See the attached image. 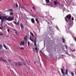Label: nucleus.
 I'll use <instances>...</instances> for the list:
<instances>
[{
  "label": "nucleus",
  "mask_w": 76,
  "mask_h": 76,
  "mask_svg": "<svg viewBox=\"0 0 76 76\" xmlns=\"http://www.w3.org/2000/svg\"><path fill=\"white\" fill-rule=\"evenodd\" d=\"M15 19V17L14 16H12L11 17H9L8 18L6 16H3L0 14V19L1 20V23L2 24L4 20H8V21H12L13 20H14Z\"/></svg>",
  "instance_id": "obj_1"
},
{
  "label": "nucleus",
  "mask_w": 76,
  "mask_h": 76,
  "mask_svg": "<svg viewBox=\"0 0 76 76\" xmlns=\"http://www.w3.org/2000/svg\"><path fill=\"white\" fill-rule=\"evenodd\" d=\"M65 19L67 22V25H69V26L67 27V28L68 29H70V28H71V27H72V25L71 24V22H70V21L67 20V18H66V17L65 18Z\"/></svg>",
  "instance_id": "obj_2"
},
{
  "label": "nucleus",
  "mask_w": 76,
  "mask_h": 76,
  "mask_svg": "<svg viewBox=\"0 0 76 76\" xmlns=\"http://www.w3.org/2000/svg\"><path fill=\"white\" fill-rule=\"evenodd\" d=\"M66 17L69 20H70L71 19V15L69 14L66 16Z\"/></svg>",
  "instance_id": "obj_3"
},
{
  "label": "nucleus",
  "mask_w": 76,
  "mask_h": 76,
  "mask_svg": "<svg viewBox=\"0 0 76 76\" xmlns=\"http://www.w3.org/2000/svg\"><path fill=\"white\" fill-rule=\"evenodd\" d=\"M14 64H15L16 66H17V67H19L20 66V62H15L14 63Z\"/></svg>",
  "instance_id": "obj_4"
},
{
  "label": "nucleus",
  "mask_w": 76,
  "mask_h": 76,
  "mask_svg": "<svg viewBox=\"0 0 76 76\" xmlns=\"http://www.w3.org/2000/svg\"><path fill=\"white\" fill-rule=\"evenodd\" d=\"M54 5L55 7H57V6H58V5L59 4V3L57 2L56 1H54Z\"/></svg>",
  "instance_id": "obj_5"
},
{
  "label": "nucleus",
  "mask_w": 76,
  "mask_h": 76,
  "mask_svg": "<svg viewBox=\"0 0 76 76\" xmlns=\"http://www.w3.org/2000/svg\"><path fill=\"white\" fill-rule=\"evenodd\" d=\"M2 60H3V61H5V62H6V63H7V61L6 60L3 58H2L1 57H0V61H1Z\"/></svg>",
  "instance_id": "obj_6"
},
{
  "label": "nucleus",
  "mask_w": 76,
  "mask_h": 76,
  "mask_svg": "<svg viewBox=\"0 0 76 76\" xmlns=\"http://www.w3.org/2000/svg\"><path fill=\"white\" fill-rule=\"evenodd\" d=\"M13 23L14 24H15L16 25L18 26L19 25V21H18L17 23L15 21H13Z\"/></svg>",
  "instance_id": "obj_7"
},
{
  "label": "nucleus",
  "mask_w": 76,
  "mask_h": 76,
  "mask_svg": "<svg viewBox=\"0 0 76 76\" xmlns=\"http://www.w3.org/2000/svg\"><path fill=\"white\" fill-rule=\"evenodd\" d=\"M31 22L32 23L35 24V20H34V18H32L31 19Z\"/></svg>",
  "instance_id": "obj_8"
},
{
  "label": "nucleus",
  "mask_w": 76,
  "mask_h": 76,
  "mask_svg": "<svg viewBox=\"0 0 76 76\" xmlns=\"http://www.w3.org/2000/svg\"><path fill=\"white\" fill-rule=\"evenodd\" d=\"M32 38V37H30V38L29 39L30 40H31L32 42H34H34H35V40H33V39H31V38Z\"/></svg>",
  "instance_id": "obj_9"
},
{
  "label": "nucleus",
  "mask_w": 76,
  "mask_h": 76,
  "mask_svg": "<svg viewBox=\"0 0 76 76\" xmlns=\"http://www.w3.org/2000/svg\"><path fill=\"white\" fill-rule=\"evenodd\" d=\"M61 72H62V73L63 74V76H65V72H64L63 71V69H61Z\"/></svg>",
  "instance_id": "obj_10"
},
{
  "label": "nucleus",
  "mask_w": 76,
  "mask_h": 76,
  "mask_svg": "<svg viewBox=\"0 0 76 76\" xmlns=\"http://www.w3.org/2000/svg\"><path fill=\"white\" fill-rule=\"evenodd\" d=\"M36 38L35 39V42H34V45L36 47V48H37V42H36Z\"/></svg>",
  "instance_id": "obj_11"
},
{
  "label": "nucleus",
  "mask_w": 76,
  "mask_h": 76,
  "mask_svg": "<svg viewBox=\"0 0 76 76\" xmlns=\"http://www.w3.org/2000/svg\"><path fill=\"white\" fill-rule=\"evenodd\" d=\"M30 34H31V35L33 37H34V34H33V33H32V32L30 31Z\"/></svg>",
  "instance_id": "obj_12"
},
{
  "label": "nucleus",
  "mask_w": 76,
  "mask_h": 76,
  "mask_svg": "<svg viewBox=\"0 0 76 76\" xmlns=\"http://www.w3.org/2000/svg\"><path fill=\"white\" fill-rule=\"evenodd\" d=\"M10 15L11 16H13L14 15V13L12 12H10Z\"/></svg>",
  "instance_id": "obj_13"
},
{
  "label": "nucleus",
  "mask_w": 76,
  "mask_h": 76,
  "mask_svg": "<svg viewBox=\"0 0 76 76\" xmlns=\"http://www.w3.org/2000/svg\"><path fill=\"white\" fill-rule=\"evenodd\" d=\"M46 1V3H50V0H45Z\"/></svg>",
  "instance_id": "obj_14"
},
{
  "label": "nucleus",
  "mask_w": 76,
  "mask_h": 76,
  "mask_svg": "<svg viewBox=\"0 0 76 76\" xmlns=\"http://www.w3.org/2000/svg\"><path fill=\"white\" fill-rule=\"evenodd\" d=\"M24 43L23 42H21V43L20 44V46H22V45H24Z\"/></svg>",
  "instance_id": "obj_15"
},
{
  "label": "nucleus",
  "mask_w": 76,
  "mask_h": 76,
  "mask_svg": "<svg viewBox=\"0 0 76 76\" xmlns=\"http://www.w3.org/2000/svg\"><path fill=\"white\" fill-rule=\"evenodd\" d=\"M49 56L51 57H53V53H51L50 54H49Z\"/></svg>",
  "instance_id": "obj_16"
},
{
  "label": "nucleus",
  "mask_w": 76,
  "mask_h": 76,
  "mask_svg": "<svg viewBox=\"0 0 76 76\" xmlns=\"http://www.w3.org/2000/svg\"><path fill=\"white\" fill-rule=\"evenodd\" d=\"M20 26L21 28V29H22L23 28V24H22V23H21Z\"/></svg>",
  "instance_id": "obj_17"
},
{
  "label": "nucleus",
  "mask_w": 76,
  "mask_h": 76,
  "mask_svg": "<svg viewBox=\"0 0 76 76\" xmlns=\"http://www.w3.org/2000/svg\"><path fill=\"white\" fill-rule=\"evenodd\" d=\"M3 46L4 48H5V49H6V50H7V47H6V46L5 45H3Z\"/></svg>",
  "instance_id": "obj_18"
},
{
  "label": "nucleus",
  "mask_w": 76,
  "mask_h": 76,
  "mask_svg": "<svg viewBox=\"0 0 76 76\" xmlns=\"http://www.w3.org/2000/svg\"><path fill=\"white\" fill-rule=\"evenodd\" d=\"M35 20L37 22V23H38V19L37 18H36Z\"/></svg>",
  "instance_id": "obj_19"
},
{
  "label": "nucleus",
  "mask_w": 76,
  "mask_h": 76,
  "mask_svg": "<svg viewBox=\"0 0 76 76\" xmlns=\"http://www.w3.org/2000/svg\"><path fill=\"white\" fill-rule=\"evenodd\" d=\"M3 48V46L1 44L0 45V49H1Z\"/></svg>",
  "instance_id": "obj_20"
},
{
  "label": "nucleus",
  "mask_w": 76,
  "mask_h": 76,
  "mask_svg": "<svg viewBox=\"0 0 76 76\" xmlns=\"http://www.w3.org/2000/svg\"><path fill=\"white\" fill-rule=\"evenodd\" d=\"M23 39H24L25 41H27V38H26V37H24L23 38Z\"/></svg>",
  "instance_id": "obj_21"
},
{
  "label": "nucleus",
  "mask_w": 76,
  "mask_h": 76,
  "mask_svg": "<svg viewBox=\"0 0 76 76\" xmlns=\"http://www.w3.org/2000/svg\"><path fill=\"white\" fill-rule=\"evenodd\" d=\"M62 40L63 43H64V42H65V39L63 38H62Z\"/></svg>",
  "instance_id": "obj_22"
},
{
  "label": "nucleus",
  "mask_w": 76,
  "mask_h": 76,
  "mask_svg": "<svg viewBox=\"0 0 76 76\" xmlns=\"http://www.w3.org/2000/svg\"><path fill=\"white\" fill-rule=\"evenodd\" d=\"M67 71H68V70L67 69H66V72H65V74L66 75H67V73H68V72Z\"/></svg>",
  "instance_id": "obj_23"
},
{
  "label": "nucleus",
  "mask_w": 76,
  "mask_h": 76,
  "mask_svg": "<svg viewBox=\"0 0 76 76\" xmlns=\"http://www.w3.org/2000/svg\"><path fill=\"white\" fill-rule=\"evenodd\" d=\"M20 48L21 50H23V49H24V48H23V47H22V48Z\"/></svg>",
  "instance_id": "obj_24"
},
{
  "label": "nucleus",
  "mask_w": 76,
  "mask_h": 76,
  "mask_svg": "<svg viewBox=\"0 0 76 76\" xmlns=\"http://www.w3.org/2000/svg\"><path fill=\"white\" fill-rule=\"evenodd\" d=\"M29 44H30V42L28 41V47L29 46Z\"/></svg>",
  "instance_id": "obj_25"
},
{
  "label": "nucleus",
  "mask_w": 76,
  "mask_h": 76,
  "mask_svg": "<svg viewBox=\"0 0 76 76\" xmlns=\"http://www.w3.org/2000/svg\"><path fill=\"white\" fill-rule=\"evenodd\" d=\"M10 12H13V10H12V9H10Z\"/></svg>",
  "instance_id": "obj_26"
},
{
  "label": "nucleus",
  "mask_w": 76,
  "mask_h": 76,
  "mask_svg": "<svg viewBox=\"0 0 76 76\" xmlns=\"http://www.w3.org/2000/svg\"><path fill=\"white\" fill-rule=\"evenodd\" d=\"M71 74H72V76H74V73H73V72H71Z\"/></svg>",
  "instance_id": "obj_27"
},
{
  "label": "nucleus",
  "mask_w": 76,
  "mask_h": 76,
  "mask_svg": "<svg viewBox=\"0 0 76 76\" xmlns=\"http://www.w3.org/2000/svg\"><path fill=\"white\" fill-rule=\"evenodd\" d=\"M15 33L16 34V35H18V31H16L15 32Z\"/></svg>",
  "instance_id": "obj_28"
},
{
  "label": "nucleus",
  "mask_w": 76,
  "mask_h": 76,
  "mask_svg": "<svg viewBox=\"0 0 76 76\" xmlns=\"http://www.w3.org/2000/svg\"><path fill=\"white\" fill-rule=\"evenodd\" d=\"M0 36H3V34L2 33H0Z\"/></svg>",
  "instance_id": "obj_29"
},
{
  "label": "nucleus",
  "mask_w": 76,
  "mask_h": 76,
  "mask_svg": "<svg viewBox=\"0 0 76 76\" xmlns=\"http://www.w3.org/2000/svg\"><path fill=\"white\" fill-rule=\"evenodd\" d=\"M7 60H8V61H9V62H10V61H11V60H9V59H8Z\"/></svg>",
  "instance_id": "obj_30"
},
{
  "label": "nucleus",
  "mask_w": 76,
  "mask_h": 76,
  "mask_svg": "<svg viewBox=\"0 0 76 76\" xmlns=\"http://www.w3.org/2000/svg\"><path fill=\"white\" fill-rule=\"evenodd\" d=\"M65 46L66 50L67 49V46L65 45Z\"/></svg>",
  "instance_id": "obj_31"
},
{
  "label": "nucleus",
  "mask_w": 76,
  "mask_h": 76,
  "mask_svg": "<svg viewBox=\"0 0 76 76\" xmlns=\"http://www.w3.org/2000/svg\"><path fill=\"white\" fill-rule=\"evenodd\" d=\"M18 7V4H17V3L16 2V7Z\"/></svg>",
  "instance_id": "obj_32"
},
{
  "label": "nucleus",
  "mask_w": 76,
  "mask_h": 76,
  "mask_svg": "<svg viewBox=\"0 0 76 76\" xmlns=\"http://www.w3.org/2000/svg\"><path fill=\"white\" fill-rule=\"evenodd\" d=\"M35 49L36 51H38V49L37 48H35Z\"/></svg>",
  "instance_id": "obj_33"
},
{
  "label": "nucleus",
  "mask_w": 76,
  "mask_h": 76,
  "mask_svg": "<svg viewBox=\"0 0 76 76\" xmlns=\"http://www.w3.org/2000/svg\"><path fill=\"white\" fill-rule=\"evenodd\" d=\"M7 11H8V12H10V9H8L7 10Z\"/></svg>",
  "instance_id": "obj_34"
},
{
  "label": "nucleus",
  "mask_w": 76,
  "mask_h": 76,
  "mask_svg": "<svg viewBox=\"0 0 76 76\" xmlns=\"http://www.w3.org/2000/svg\"><path fill=\"white\" fill-rule=\"evenodd\" d=\"M72 20H74V18L73 17L72 18Z\"/></svg>",
  "instance_id": "obj_35"
},
{
  "label": "nucleus",
  "mask_w": 76,
  "mask_h": 76,
  "mask_svg": "<svg viewBox=\"0 0 76 76\" xmlns=\"http://www.w3.org/2000/svg\"><path fill=\"white\" fill-rule=\"evenodd\" d=\"M13 30L14 31H15V32H16V29H13Z\"/></svg>",
  "instance_id": "obj_36"
},
{
  "label": "nucleus",
  "mask_w": 76,
  "mask_h": 76,
  "mask_svg": "<svg viewBox=\"0 0 76 76\" xmlns=\"http://www.w3.org/2000/svg\"><path fill=\"white\" fill-rule=\"evenodd\" d=\"M7 31L9 32V31H10V30H9V29H8Z\"/></svg>",
  "instance_id": "obj_37"
},
{
  "label": "nucleus",
  "mask_w": 76,
  "mask_h": 76,
  "mask_svg": "<svg viewBox=\"0 0 76 76\" xmlns=\"http://www.w3.org/2000/svg\"><path fill=\"white\" fill-rule=\"evenodd\" d=\"M33 51H35V48H33Z\"/></svg>",
  "instance_id": "obj_38"
},
{
  "label": "nucleus",
  "mask_w": 76,
  "mask_h": 76,
  "mask_svg": "<svg viewBox=\"0 0 76 76\" xmlns=\"http://www.w3.org/2000/svg\"><path fill=\"white\" fill-rule=\"evenodd\" d=\"M33 9L34 10H35V7H33Z\"/></svg>",
  "instance_id": "obj_39"
},
{
  "label": "nucleus",
  "mask_w": 76,
  "mask_h": 76,
  "mask_svg": "<svg viewBox=\"0 0 76 76\" xmlns=\"http://www.w3.org/2000/svg\"><path fill=\"white\" fill-rule=\"evenodd\" d=\"M72 52H74V51H75V49H74L73 50H72Z\"/></svg>",
  "instance_id": "obj_40"
},
{
  "label": "nucleus",
  "mask_w": 76,
  "mask_h": 76,
  "mask_svg": "<svg viewBox=\"0 0 76 76\" xmlns=\"http://www.w3.org/2000/svg\"><path fill=\"white\" fill-rule=\"evenodd\" d=\"M1 52H4V50H3L2 51H1Z\"/></svg>",
  "instance_id": "obj_41"
},
{
  "label": "nucleus",
  "mask_w": 76,
  "mask_h": 76,
  "mask_svg": "<svg viewBox=\"0 0 76 76\" xmlns=\"http://www.w3.org/2000/svg\"><path fill=\"white\" fill-rule=\"evenodd\" d=\"M0 29H1V30H2V28L1 27H0Z\"/></svg>",
  "instance_id": "obj_42"
},
{
  "label": "nucleus",
  "mask_w": 76,
  "mask_h": 76,
  "mask_svg": "<svg viewBox=\"0 0 76 76\" xmlns=\"http://www.w3.org/2000/svg\"><path fill=\"white\" fill-rule=\"evenodd\" d=\"M63 68H64V66H63Z\"/></svg>",
  "instance_id": "obj_43"
},
{
  "label": "nucleus",
  "mask_w": 76,
  "mask_h": 76,
  "mask_svg": "<svg viewBox=\"0 0 76 76\" xmlns=\"http://www.w3.org/2000/svg\"><path fill=\"white\" fill-rule=\"evenodd\" d=\"M22 8L23 9H24V7H22Z\"/></svg>",
  "instance_id": "obj_44"
},
{
  "label": "nucleus",
  "mask_w": 76,
  "mask_h": 76,
  "mask_svg": "<svg viewBox=\"0 0 76 76\" xmlns=\"http://www.w3.org/2000/svg\"><path fill=\"white\" fill-rule=\"evenodd\" d=\"M48 23V24H50V23Z\"/></svg>",
  "instance_id": "obj_45"
},
{
  "label": "nucleus",
  "mask_w": 76,
  "mask_h": 76,
  "mask_svg": "<svg viewBox=\"0 0 76 76\" xmlns=\"http://www.w3.org/2000/svg\"><path fill=\"white\" fill-rule=\"evenodd\" d=\"M0 1H2V0H0Z\"/></svg>",
  "instance_id": "obj_46"
},
{
  "label": "nucleus",
  "mask_w": 76,
  "mask_h": 76,
  "mask_svg": "<svg viewBox=\"0 0 76 76\" xmlns=\"http://www.w3.org/2000/svg\"><path fill=\"white\" fill-rule=\"evenodd\" d=\"M26 22H27V20H26Z\"/></svg>",
  "instance_id": "obj_47"
},
{
  "label": "nucleus",
  "mask_w": 76,
  "mask_h": 76,
  "mask_svg": "<svg viewBox=\"0 0 76 76\" xmlns=\"http://www.w3.org/2000/svg\"><path fill=\"white\" fill-rule=\"evenodd\" d=\"M51 18H52V17L51 16Z\"/></svg>",
  "instance_id": "obj_48"
},
{
  "label": "nucleus",
  "mask_w": 76,
  "mask_h": 76,
  "mask_svg": "<svg viewBox=\"0 0 76 76\" xmlns=\"http://www.w3.org/2000/svg\"><path fill=\"white\" fill-rule=\"evenodd\" d=\"M31 12H32V10H31Z\"/></svg>",
  "instance_id": "obj_49"
}]
</instances>
